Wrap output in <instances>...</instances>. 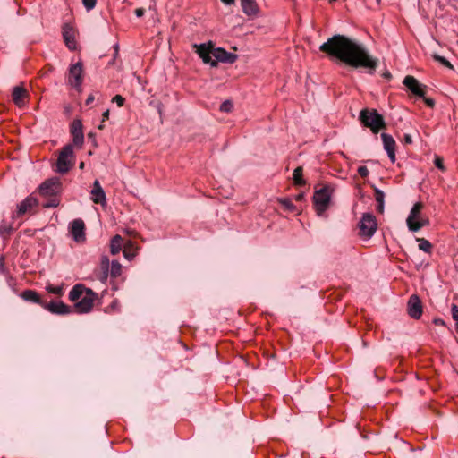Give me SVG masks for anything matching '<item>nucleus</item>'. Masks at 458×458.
<instances>
[{"mask_svg": "<svg viewBox=\"0 0 458 458\" xmlns=\"http://www.w3.org/2000/svg\"><path fill=\"white\" fill-rule=\"evenodd\" d=\"M319 50L327 56L335 57L352 68L367 69L370 74L378 66V59L370 55L362 44L344 35L332 36L320 45Z\"/></svg>", "mask_w": 458, "mask_h": 458, "instance_id": "obj_1", "label": "nucleus"}, {"mask_svg": "<svg viewBox=\"0 0 458 458\" xmlns=\"http://www.w3.org/2000/svg\"><path fill=\"white\" fill-rule=\"evenodd\" d=\"M360 121L364 126L369 128L373 133H377L380 130L386 128L383 115L376 109H362L360 113Z\"/></svg>", "mask_w": 458, "mask_h": 458, "instance_id": "obj_2", "label": "nucleus"}, {"mask_svg": "<svg viewBox=\"0 0 458 458\" xmlns=\"http://www.w3.org/2000/svg\"><path fill=\"white\" fill-rule=\"evenodd\" d=\"M358 234L360 238L370 239L377 229V220L371 213H364L358 223Z\"/></svg>", "mask_w": 458, "mask_h": 458, "instance_id": "obj_3", "label": "nucleus"}, {"mask_svg": "<svg viewBox=\"0 0 458 458\" xmlns=\"http://www.w3.org/2000/svg\"><path fill=\"white\" fill-rule=\"evenodd\" d=\"M73 159V145L67 144L62 148V150L59 153L56 161V172L60 174L67 173L72 165Z\"/></svg>", "mask_w": 458, "mask_h": 458, "instance_id": "obj_4", "label": "nucleus"}, {"mask_svg": "<svg viewBox=\"0 0 458 458\" xmlns=\"http://www.w3.org/2000/svg\"><path fill=\"white\" fill-rule=\"evenodd\" d=\"M331 199L330 191L325 186L315 191L313 196V204L317 214L320 216L328 208Z\"/></svg>", "mask_w": 458, "mask_h": 458, "instance_id": "obj_5", "label": "nucleus"}, {"mask_svg": "<svg viewBox=\"0 0 458 458\" xmlns=\"http://www.w3.org/2000/svg\"><path fill=\"white\" fill-rule=\"evenodd\" d=\"M62 190V184L58 177L46 180L38 186V193L43 197H55Z\"/></svg>", "mask_w": 458, "mask_h": 458, "instance_id": "obj_6", "label": "nucleus"}, {"mask_svg": "<svg viewBox=\"0 0 458 458\" xmlns=\"http://www.w3.org/2000/svg\"><path fill=\"white\" fill-rule=\"evenodd\" d=\"M98 294L91 289L87 290V293L79 300L74 307L78 313H88L92 310L94 301L97 300Z\"/></svg>", "mask_w": 458, "mask_h": 458, "instance_id": "obj_7", "label": "nucleus"}, {"mask_svg": "<svg viewBox=\"0 0 458 458\" xmlns=\"http://www.w3.org/2000/svg\"><path fill=\"white\" fill-rule=\"evenodd\" d=\"M194 47L197 48L196 52L204 64H208L213 67L216 66V61H213L212 58V56L214 57L215 47L211 41L200 45H194Z\"/></svg>", "mask_w": 458, "mask_h": 458, "instance_id": "obj_8", "label": "nucleus"}, {"mask_svg": "<svg viewBox=\"0 0 458 458\" xmlns=\"http://www.w3.org/2000/svg\"><path fill=\"white\" fill-rule=\"evenodd\" d=\"M83 65L81 62L72 64L69 68L68 83L75 88L80 89L82 83Z\"/></svg>", "mask_w": 458, "mask_h": 458, "instance_id": "obj_9", "label": "nucleus"}, {"mask_svg": "<svg viewBox=\"0 0 458 458\" xmlns=\"http://www.w3.org/2000/svg\"><path fill=\"white\" fill-rule=\"evenodd\" d=\"M423 208V204L421 202H417L411 208L410 214L406 219L407 226L411 232H418L421 229V225L415 224L417 220L420 219L421 210Z\"/></svg>", "mask_w": 458, "mask_h": 458, "instance_id": "obj_10", "label": "nucleus"}, {"mask_svg": "<svg viewBox=\"0 0 458 458\" xmlns=\"http://www.w3.org/2000/svg\"><path fill=\"white\" fill-rule=\"evenodd\" d=\"M69 231L76 242H83L86 240L85 224L82 219H74L70 225Z\"/></svg>", "mask_w": 458, "mask_h": 458, "instance_id": "obj_11", "label": "nucleus"}, {"mask_svg": "<svg viewBox=\"0 0 458 458\" xmlns=\"http://www.w3.org/2000/svg\"><path fill=\"white\" fill-rule=\"evenodd\" d=\"M407 312L408 315L414 319L420 318L422 315V303L417 294H412L409 298L407 302Z\"/></svg>", "mask_w": 458, "mask_h": 458, "instance_id": "obj_12", "label": "nucleus"}, {"mask_svg": "<svg viewBox=\"0 0 458 458\" xmlns=\"http://www.w3.org/2000/svg\"><path fill=\"white\" fill-rule=\"evenodd\" d=\"M403 83L416 96L424 98L426 86L421 84L416 78L407 75Z\"/></svg>", "mask_w": 458, "mask_h": 458, "instance_id": "obj_13", "label": "nucleus"}, {"mask_svg": "<svg viewBox=\"0 0 458 458\" xmlns=\"http://www.w3.org/2000/svg\"><path fill=\"white\" fill-rule=\"evenodd\" d=\"M29 97V92L23 86L18 85L13 89L12 99L18 107L24 106Z\"/></svg>", "mask_w": 458, "mask_h": 458, "instance_id": "obj_14", "label": "nucleus"}, {"mask_svg": "<svg viewBox=\"0 0 458 458\" xmlns=\"http://www.w3.org/2000/svg\"><path fill=\"white\" fill-rule=\"evenodd\" d=\"M41 306L47 310L49 312L57 315H66L71 312V307L66 305L64 302L59 301H50L48 303L43 302Z\"/></svg>", "mask_w": 458, "mask_h": 458, "instance_id": "obj_15", "label": "nucleus"}, {"mask_svg": "<svg viewBox=\"0 0 458 458\" xmlns=\"http://www.w3.org/2000/svg\"><path fill=\"white\" fill-rule=\"evenodd\" d=\"M238 58V55L226 51L225 48L216 47L214 50V59L216 61V66L218 62L225 64H233Z\"/></svg>", "mask_w": 458, "mask_h": 458, "instance_id": "obj_16", "label": "nucleus"}, {"mask_svg": "<svg viewBox=\"0 0 458 458\" xmlns=\"http://www.w3.org/2000/svg\"><path fill=\"white\" fill-rule=\"evenodd\" d=\"M381 139L383 141L384 149L386 151L389 159L393 164L395 163L396 142L394 139L391 135L385 132L381 133Z\"/></svg>", "mask_w": 458, "mask_h": 458, "instance_id": "obj_17", "label": "nucleus"}, {"mask_svg": "<svg viewBox=\"0 0 458 458\" xmlns=\"http://www.w3.org/2000/svg\"><path fill=\"white\" fill-rule=\"evenodd\" d=\"M71 134L72 136V144L81 148L84 142V135L82 123L80 120H73L72 123Z\"/></svg>", "mask_w": 458, "mask_h": 458, "instance_id": "obj_18", "label": "nucleus"}, {"mask_svg": "<svg viewBox=\"0 0 458 458\" xmlns=\"http://www.w3.org/2000/svg\"><path fill=\"white\" fill-rule=\"evenodd\" d=\"M38 204V201L34 196H28L17 206V216H22L25 214L30 213Z\"/></svg>", "mask_w": 458, "mask_h": 458, "instance_id": "obj_19", "label": "nucleus"}, {"mask_svg": "<svg viewBox=\"0 0 458 458\" xmlns=\"http://www.w3.org/2000/svg\"><path fill=\"white\" fill-rule=\"evenodd\" d=\"M90 193H91V200L95 204H100L102 206L106 205V193H105L103 188L101 187L98 180H95V182L93 183V188H92Z\"/></svg>", "mask_w": 458, "mask_h": 458, "instance_id": "obj_20", "label": "nucleus"}, {"mask_svg": "<svg viewBox=\"0 0 458 458\" xmlns=\"http://www.w3.org/2000/svg\"><path fill=\"white\" fill-rule=\"evenodd\" d=\"M63 37L67 47L71 50H75L77 47L75 31L70 25L65 24L63 27Z\"/></svg>", "mask_w": 458, "mask_h": 458, "instance_id": "obj_21", "label": "nucleus"}, {"mask_svg": "<svg viewBox=\"0 0 458 458\" xmlns=\"http://www.w3.org/2000/svg\"><path fill=\"white\" fill-rule=\"evenodd\" d=\"M242 12L248 16H255L259 13V6L255 0H241Z\"/></svg>", "mask_w": 458, "mask_h": 458, "instance_id": "obj_22", "label": "nucleus"}, {"mask_svg": "<svg viewBox=\"0 0 458 458\" xmlns=\"http://www.w3.org/2000/svg\"><path fill=\"white\" fill-rule=\"evenodd\" d=\"M89 289L81 284H75L69 293V300L76 303Z\"/></svg>", "mask_w": 458, "mask_h": 458, "instance_id": "obj_23", "label": "nucleus"}, {"mask_svg": "<svg viewBox=\"0 0 458 458\" xmlns=\"http://www.w3.org/2000/svg\"><path fill=\"white\" fill-rule=\"evenodd\" d=\"M21 296L22 297L23 300L30 302L39 304L40 306L44 302L41 301L40 296L37 293V292L33 290H25L21 293Z\"/></svg>", "mask_w": 458, "mask_h": 458, "instance_id": "obj_24", "label": "nucleus"}, {"mask_svg": "<svg viewBox=\"0 0 458 458\" xmlns=\"http://www.w3.org/2000/svg\"><path fill=\"white\" fill-rule=\"evenodd\" d=\"M109 259L106 256H102L100 267H101V274L98 276V279L101 282H106L108 275H109Z\"/></svg>", "mask_w": 458, "mask_h": 458, "instance_id": "obj_25", "label": "nucleus"}, {"mask_svg": "<svg viewBox=\"0 0 458 458\" xmlns=\"http://www.w3.org/2000/svg\"><path fill=\"white\" fill-rule=\"evenodd\" d=\"M123 238L119 234L114 235L110 242V252L115 255L122 250Z\"/></svg>", "mask_w": 458, "mask_h": 458, "instance_id": "obj_26", "label": "nucleus"}, {"mask_svg": "<svg viewBox=\"0 0 458 458\" xmlns=\"http://www.w3.org/2000/svg\"><path fill=\"white\" fill-rule=\"evenodd\" d=\"M293 180L296 186H303L306 184V181L303 179V169L301 166H298L293 170Z\"/></svg>", "mask_w": 458, "mask_h": 458, "instance_id": "obj_27", "label": "nucleus"}, {"mask_svg": "<svg viewBox=\"0 0 458 458\" xmlns=\"http://www.w3.org/2000/svg\"><path fill=\"white\" fill-rule=\"evenodd\" d=\"M419 242V249L426 253H430L432 250V244L429 241L424 238H417Z\"/></svg>", "mask_w": 458, "mask_h": 458, "instance_id": "obj_28", "label": "nucleus"}, {"mask_svg": "<svg viewBox=\"0 0 458 458\" xmlns=\"http://www.w3.org/2000/svg\"><path fill=\"white\" fill-rule=\"evenodd\" d=\"M122 266L117 260H113L111 263L110 275L112 277H117L121 275Z\"/></svg>", "mask_w": 458, "mask_h": 458, "instance_id": "obj_29", "label": "nucleus"}, {"mask_svg": "<svg viewBox=\"0 0 458 458\" xmlns=\"http://www.w3.org/2000/svg\"><path fill=\"white\" fill-rule=\"evenodd\" d=\"M136 253L134 251V245L131 242H130L123 250V256L127 259H132L135 257Z\"/></svg>", "mask_w": 458, "mask_h": 458, "instance_id": "obj_30", "label": "nucleus"}, {"mask_svg": "<svg viewBox=\"0 0 458 458\" xmlns=\"http://www.w3.org/2000/svg\"><path fill=\"white\" fill-rule=\"evenodd\" d=\"M432 57L435 61L438 62L442 65L447 67L450 70H454V66L451 64V63L445 58L444 56L439 55L438 54H433Z\"/></svg>", "mask_w": 458, "mask_h": 458, "instance_id": "obj_31", "label": "nucleus"}, {"mask_svg": "<svg viewBox=\"0 0 458 458\" xmlns=\"http://www.w3.org/2000/svg\"><path fill=\"white\" fill-rule=\"evenodd\" d=\"M279 203L284 208L285 210L293 212L296 210L295 206L289 199H280Z\"/></svg>", "mask_w": 458, "mask_h": 458, "instance_id": "obj_32", "label": "nucleus"}, {"mask_svg": "<svg viewBox=\"0 0 458 458\" xmlns=\"http://www.w3.org/2000/svg\"><path fill=\"white\" fill-rule=\"evenodd\" d=\"M47 291L49 293L56 294V295H59V296L63 295V293H64L62 286L48 285L47 287Z\"/></svg>", "mask_w": 458, "mask_h": 458, "instance_id": "obj_33", "label": "nucleus"}, {"mask_svg": "<svg viewBox=\"0 0 458 458\" xmlns=\"http://www.w3.org/2000/svg\"><path fill=\"white\" fill-rule=\"evenodd\" d=\"M60 204L59 199L55 197L52 198L50 200L45 202L43 204L44 208H56Z\"/></svg>", "mask_w": 458, "mask_h": 458, "instance_id": "obj_34", "label": "nucleus"}, {"mask_svg": "<svg viewBox=\"0 0 458 458\" xmlns=\"http://www.w3.org/2000/svg\"><path fill=\"white\" fill-rule=\"evenodd\" d=\"M451 314L455 323V330L458 332V306L456 304H452L451 306Z\"/></svg>", "mask_w": 458, "mask_h": 458, "instance_id": "obj_35", "label": "nucleus"}, {"mask_svg": "<svg viewBox=\"0 0 458 458\" xmlns=\"http://www.w3.org/2000/svg\"><path fill=\"white\" fill-rule=\"evenodd\" d=\"M220 111L229 113L233 109V103L230 100H225L220 105Z\"/></svg>", "mask_w": 458, "mask_h": 458, "instance_id": "obj_36", "label": "nucleus"}, {"mask_svg": "<svg viewBox=\"0 0 458 458\" xmlns=\"http://www.w3.org/2000/svg\"><path fill=\"white\" fill-rule=\"evenodd\" d=\"M374 192H375V199L377 203H381V202H384V199H385V193L382 190L378 189V188H375L374 189Z\"/></svg>", "mask_w": 458, "mask_h": 458, "instance_id": "obj_37", "label": "nucleus"}, {"mask_svg": "<svg viewBox=\"0 0 458 458\" xmlns=\"http://www.w3.org/2000/svg\"><path fill=\"white\" fill-rule=\"evenodd\" d=\"M112 102L115 103L119 107H122L124 105L125 98L121 95H115L112 98Z\"/></svg>", "mask_w": 458, "mask_h": 458, "instance_id": "obj_38", "label": "nucleus"}, {"mask_svg": "<svg viewBox=\"0 0 458 458\" xmlns=\"http://www.w3.org/2000/svg\"><path fill=\"white\" fill-rule=\"evenodd\" d=\"M82 3H83L84 7L88 11H90L96 6L97 0H82Z\"/></svg>", "mask_w": 458, "mask_h": 458, "instance_id": "obj_39", "label": "nucleus"}, {"mask_svg": "<svg viewBox=\"0 0 458 458\" xmlns=\"http://www.w3.org/2000/svg\"><path fill=\"white\" fill-rule=\"evenodd\" d=\"M434 164L441 171H445V166L444 165L443 158H441L440 157L437 156L435 157Z\"/></svg>", "mask_w": 458, "mask_h": 458, "instance_id": "obj_40", "label": "nucleus"}, {"mask_svg": "<svg viewBox=\"0 0 458 458\" xmlns=\"http://www.w3.org/2000/svg\"><path fill=\"white\" fill-rule=\"evenodd\" d=\"M358 174L361 177L365 178V177H367L369 175V170H368V168L366 166H360L358 168Z\"/></svg>", "mask_w": 458, "mask_h": 458, "instance_id": "obj_41", "label": "nucleus"}, {"mask_svg": "<svg viewBox=\"0 0 458 458\" xmlns=\"http://www.w3.org/2000/svg\"><path fill=\"white\" fill-rule=\"evenodd\" d=\"M423 98L424 102L426 103V105H427L428 107H431V108H432V107H434V106H435V101H434V99H433V98H426L425 96H424V98Z\"/></svg>", "mask_w": 458, "mask_h": 458, "instance_id": "obj_42", "label": "nucleus"}, {"mask_svg": "<svg viewBox=\"0 0 458 458\" xmlns=\"http://www.w3.org/2000/svg\"><path fill=\"white\" fill-rule=\"evenodd\" d=\"M403 143L404 144H411L412 143V138L410 134H405L403 136Z\"/></svg>", "mask_w": 458, "mask_h": 458, "instance_id": "obj_43", "label": "nucleus"}, {"mask_svg": "<svg viewBox=\"0 0 458 458\" xmlns=\"http://www.w3.org/2000/svg\"><path fill=\"white\" fill-rule=\"evenodd\" d=\"M415 224H419V225H421V228L425 225H428L429 224V220L428 219H420V220H417L415 222Z\"/></svg>", "mask_w": 458, "mask_h": 458, "instance_id": "obj_44", "label": "nucleus"}, {"mask_svg": "<svg viewBox=\"0 0 458 458\" xmlns=\"http://www.w3.org/2000/svg\"><path fill=\"white\" fill-rule=\"evenodd\" d=\"M134 13L137 17H142L145 13V10L143 8H137Z\"/></svg>", "mask_w": 458, "mask_h": 458, "instance_id": "obj_45", "label": "nucleus"}, {"mask_svg": "<svg viewBox=\"0 0 458 458\" xmlns=\"http://www.w3.org/2000/svg\"><path fill=\"white\" fill-rule=\"evenodd\" d=\"M433 323L437 326H445V323L442 318H437L433 320Z\"/></svg>", "mask_w": 458, "mask_h": 458, "instance_id": "obj_46", "label": "nucleus"}, {"mask_svg": "<svg viewBox=\"0 0 458 458\" xmlns=\"http://www.w3.org/2000/svg\"><path fill=\"white\" fill-rule=\"evenodd\" d=\"M109 114H110V111H109V109H106L102 114V117H103L102 121L104 122V121L107 120L109 118Z\"/></svg>", "mask_w": 458, "mask_h": 458, "instance_id": "obj_47", "label": "nucleus"}, {"mask_svg": "<svg viewBox=\"0 0 458 458\" xmlns=\"http://www.w3.org/2000/svg\"><path fill=\"white\" fill-rule=\"evenodd\" d=\"M94 101V96L93 95H89L87 99H86V105H89L90 103H92Z\"/></svg>", "mask_w": 458, "mask_h": 458, "instance_id": "obj_48", "label": "nucleus"}, {"mask_svg": "<svg viewBox=\"0 0 458 458\" xmlns=\"http://www.w3.org/2000/svg\"><path fill=\"white\" fill-rule=\"evenodd\" d=\"M377 211L379 213H383V211H384V202L377 203Z\"/></svg>", "mask_w": 458, "mask_h": 458, "instance_id": "obj_49", "label": "nucleus"}, {"mask_svg": "<svg viewBox=\"0 0 458 458\" xmlns=\"http://www.w3.org/2000/svg\"><path fill=\"white\" fill-rule=\"evenodd\" d=\"M225 4L231 5L233 4L235 0H221Z\"/></svg>", "mask_w": 458, "mask_h": 458, "instance_id": "obj_50", "label": "nucleus"}, {"mask_svg": "<svg viewBox=\"0 0 458 458\" xmlns=\"http://www.w3.org/2000/svg\"><path fill=\"white\" fill-rule=\"evenodd\" d=\"M302 199H303V194L302 193H301V194L296 196V199L297 200H301Z\"/></svg>", "mask_w": 458, "mask_h": 458, "instance_id": "obj_51", "label": "nucleus"}, {"mask_svg": "<svg viewBox=\"0 0 458 458\" xmlns=\"http://www.w3.org/2000/svg\"><path fill=\"white\" fill-rule=\"evenodd\" d=\"M384 76L386 77V78H390L391 74L389 72H386V73H384Z\"/></svg>", "mask_w": 458, "mask_h": 458, "instance_id": "obj_52", "label": "nucleus"}, {"mask_svg": "<svg viewBox=\"0 0 458 458\" xmlns=\"http://www.w3.org/2000/svg\"><path fill=\"white\" fill-rule=\"evenodd\" d=\"M83 167H84V163H83V162H81V163L80 164V168H81V169H83Z\"/></svg>", "mask_w": 458, "mask_h": 458, "instance_id": "obj_53", "label": "nucleus"}, {"mask_svg": "<svg viewBox=\"0 0 458 458\" xmlns=\"http://www.w3.org/2000/svg\"><path fill=\"white\" fill-rule=\"evenodd\" d=\"M118 54V45L115 46V55Z\"/></svg>", "mask_w": 458, "mask_h": 458, "instance_id": "obj_54", "label": "nucleus"}]
</instances>
